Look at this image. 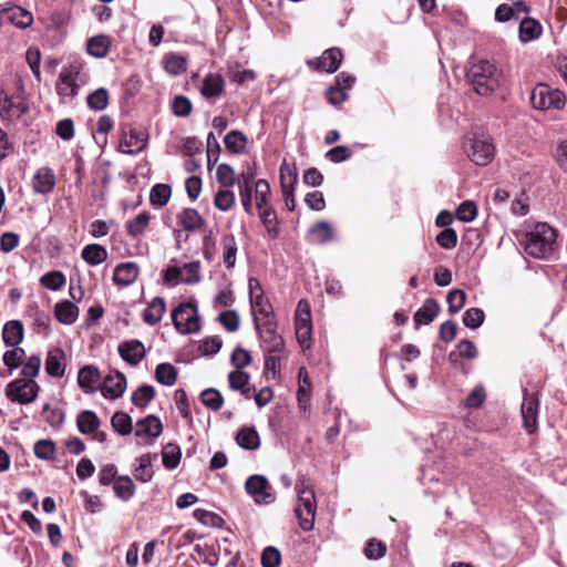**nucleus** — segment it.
Instances as JSON below:
<instances>
[{"mask_svg":"<svg viewBox=\"0 0 567 567\" xmlns=\"http://www.w3.org/2000/svg\"><path fill=\"white\" fill-rule=\"evenodd\" d=\"M501 78V71L488 60H480L473 63L466 73L467 82L474 92L483 96H487L497 90Z\"/></svg>","mask_w":567,"mask_h":567,"instance_id":"nucleus-1","label":"nucleus"},{"mask_svg":"<svg viewBox=\"0 0 567 567\" xmlns=\"http://www.w3.org/2000/svg\"><path fill=\"white\" fill-rule=\"evenodd\" d=\"M557 247V231L546 223H538L526 234L525 251L534 258H549Z\"/></svg>","mask_w":567,"mask_h":567,"instance_id":"nucleus-2","label":"nucleus"},{"mask_svg":"<svg viewBox=\"0 0 567 567\" xmlns=\"http://www.w3.org/2000/svg\"><path fill=\"white\" fill-rule=\"evenodd\" d=\"M297 491L298 505L295 508V514L299 520L300 528L305 532H309L313 528L317 512L315 492L303 484L297 485Z\"/></svg>","mask_w":567,"mask_h":567,"instance_id":"nucleus-3","label":"nucleus"},{"mask_svg":"<svg viewBox=\"0 0 567 567\" xmlns=\"http://www.w3.org/2000/svg\"><path fill=\"white\" fill-rule=\"evenodd\" d=\"M530 103L539 111L561 110L566 103L565 94L545 83H538L530 92Z\"/></svg>","mask_w":567,"mask_h":567,"instance_id":"nucleus-4","label":"nucleus"},{"mask_svg":"<svg viewBox=\"0 0 567 567\" xmlns=\"http://www.w3.org/2000/svg\"><path fill=\"white\" fill-rule=\"evenodd\" d=\"M175 329L183 333H195L199 330V316L197 306L192 302L181 303L172 311Z\"/></svg>","mask_w":567,"mask_h":567,"instance_id":"nucleus-5","label":"nucleus"},{"mask_svg":"<svg viewBox=\"0 0 567 567\" xmlns=\"http://www.w3.org/2000/svg\"><path fill=\"white\" fill-rule=\"evenodd\" d=\"M40 391V385L34 380L16 379L6 388V396L11 402L20 404L32 403Z\"/></svg>","mask_w":567,"mask_h":567,"instance_id":"nucleus-6","label":"nucleus"},{"mask_svg":"<svg viewBox=\"0 0 567 567\" xmlns=\"http://www.w3.org/2000/svg\"><path fill=\"white\" fill-rule=\"evenodd\" d=\"M246 492L254 498L257 504H271L275 501V494L264 475H251L245 483Z\"/></svg>","mask_w":567,"mask_h":567,"instance_id":"nucleus-7","label":"nucleus"},{"mask_svg":"<svg viewBox=\"0 0 567 567\" xmlns=\"http://www.w3.org/2000/svg\"><path fill=\"white\" fill-rule=\"evenodd\" d=\"M79 74L80 69L76 65H69L60 72L56 92L62 100H72L78 95L80 86L76 83V78Z\"/></svg>","mask_w":567,"mask_h":567,"instance_id":"nucleus-8","label":"nucleus"},{"mask_svg":"<svg viewBox=\"0 0 567 567\" xmlns=\"http://www.w3.org/2000/svg\"><path fill=\"white\" fill-rule=\"evenodd\" d=\"M298 182V173L296 167L290 166L286 161L280 166V187L285 198V204L288 210L292 212L296 208L295 200V186Z\"/></svg>","mask_w":567,"mask_h":567,"instance_id":"nucleus-9","label":"nucleus"},{"mask_svg":"<svg viewBox=\"0 0 567 567\" xmlns=\"http://www.w3.org/2000/svg\"><path fill=\"white\" fill-rule=\"evenodd\" d=\"M147 137L146 132L135 127H128L127 131L123 130L120 141V150L125 154L136 155L146 147Z\"/></svg>","mask_w":567,"mask_h":567,"instance_id":"nucleus-10","label":"nucleus"},{"mask_svg":"<svg viewBox=\"0 0 567 567\" xmlns=\"http://www.w3.org/2000/svg\"><path fill=\"white\" fill-rule=\"evenodd\" d=\"M538 405L537 395L525 392L520 412L523 426L528 434H533L537 430Z\"/></svg>","mask_w":567,"mask_h":567,"instance_id":"nucleus-11","label":"nucleus"},{"mask_svg":"<svg viewBox=\"0 0 567 567\" xmlns=\"http://www.w3.org/2000/svg\"><path fill=\"white\" fill-rule=\"evenodd\" d=\"M468 157L480 166H486L495 155V147L489 140H474L467 150Z\"/></svg>","mask_w":567,"mask_h":567,"instance_id":"nucleus-12","label":"nucleus"},{"mask_svg":"<svg viewBox=\"0 0 567 567\" xmlns=\"http://www.w3.org/2000/svg\"><path fill=\"white\" fill-rule=\"evenodd\" d=\"M276 330L277 320L261 322L260 329L257 330L259 338L267 346V352H281L285 348V341Z\"/></svg>","mask_w":567,"mask_h":567,"instance_id":"nucleus-13","label":"nucleus"},{"mask_svg":"<svg viewBox=\"0 0 567 567\" xmlns=\"http://www.w3.org/2000/svg\"><path fill=\"white\" fill-rule=\"evenodd\" d=\"M103 396L107 399H117L123 395L126 390V378L118 371H111L103 380L100 386Z\"/></svg>","mask_w":567,"mask_h":567,"instance_id":"nucleus-14","label":"nucleus"},{"mask_svg":"<svg viewBox=\"0 0 567 567\" xmlns=\"http://www.w3.org/2000/svg\"><path fill=\"white\" fill-rule=\"evenodd\" d=\"M250 299L251 309L254 311V322L256 330L260 329L261 322L276 320V315L271 303L264 298V295L252 296Z\"/></svg>","mask_w":567,"mask_h":567,"instance_id":"nucleus-15","label":"nucleus"},{"mask_svg":"<svg viewBox=\"0 0 567 567\" xmlns=\"http://www.w3.org/2000/svg\"><path fill=\"white\" fill-rule=\"evenodd\" d=\"M0 18L20 29H25L33 22V16L30 11L13 4L1 9Z\"/></svg>","mask_w":567,"mask_h":567,"instance_id":"nucleus-16","label":"nucleus"},{"mask_svg":"<svg viewBox=\"0 0 567 567\" xmlns=\"http://www.w3.org/2000/svg\"><path fill=\"white\" fill-rule=\"evenodd\" d=\"M101 372L93 365H85L80 369L78 384L85 393H94L101 386Z\"/></svg>","mask_w":567,"mask_h":567,"instance_id":"nucleus-17","label":"nucleus"},{"mask_svg":"<svg viewBox=\"0 0 567 567\" xmlns=\"http://www.w3.org/2000/svg\"><path fill=\"white\" fill-rule=\"evenodd\" d=\"M29 112V104L25 100L24 92L21 90L16 96L6 95L0 100V114L21 116Z\"/></svg>","mask_w":567,"mask_h":567,"instance_id":"nucleus-18","label":"nucleus"},{"mask_svg":"<svg viewBox=\"0 0 567 567\" xmlns=\"http://www.w3.org/2000/svg\"><path fill=\"white\" fill-rule=\"evenodd\" d=\"M117 350L121 358L131 365H137L146 354L144 344L138 340L122 342Z\"/></svg>","mask_w":567,"mask_h":567,"instance_id":"nucleus-19","label":"nucleus"},{"mask_svg":"<svg viewBox=\"0 0 567 567\" xmlns=\"http://www.w3.org/2000/svg\"><path fill=\"white\" fill-rule=\"evenodd\" d=\"M140 274L136 262L127 261L117 265L113 272V281L121 287H127L135 282Z\"/></svg>","mask_w":567,"mask_h":567,"instance_id":"nucleus-20","label":"nucleus"},{"mask_svg":"<svg viewBox=\"0 0 567 567\" xmlns=\"http://www.w3.org/2000/svg\"><path fill=\"white\" fill-rule=\"evenodd\" d=\"M343 59V54L340 49L331 48L326 50L321 56H319L316 61V69L326 71L329 73H334ZM308 64L312 66L315 62L309 61Z\"/></svg>","mask_w":567,"mask_h":567,"instance_id":"nucleus-21","label":"nucleus"},{"mask_svg":"<svg viewBox=\"0 0 567 567\" xmlns=\"http://www.w3.org/2000/svg\"><path fill=\"white\" fill-rule=\"evenodd\" d=\"M55 186V175L49 167H41L34 174L32 179V187L35 193L48 194Z\"/></svg>","mask_w":567,"mask_h":567,"instance_id":"nucleus-22","label":"nucleus"},{"mask_svg":"<svg viewBox=\"0 0 567 567\" xmlns=\"http://www.w3.org/2000/svg\"><path fill=\"white\" fill-rule=\"evenodd\" d=\"M65 354L61 349H53L48 352L45 359V371L50 377L61 378L64 374L65 364H64Z\"/></svg>","mask_w":567,"mask_h":567,"instance_id":"nucleus-23","label":"nucleus"},{"mask_svg":"<svg viewBox=\"0 0 567 567\" xmlns=\"http://www.w3.org/2000/svg\"><path fill=\"white\" fill-rule=\"evenodd\" d=\"M225 81L221 75L210 73L205 76L200 93L205 99L220 96L224 93Z\"/></svg>","mask_w":567,"mask_h":567,"instance_id":"nucleus-24","label":"nucleus"},{"mask_svg":"<svg viewBox=\"0 0 567 567\" xmlns=\"http://www.w3.org/2000/svg\"><path fill=\"white\" fill-rule=\"evenodd\" d=\"M79 312L80 310L75 303L69 300L58 302L54 306V317L63 324L74 323L79 317Z\"/></svg>","mask_w":567,"mask_h":567,"instance_id":"nucleus-25","label":"nucleus"},{"mask_svg":"<svg viewBox=\"0 0 567 567\" xmlns=\"http://www.w3.org/2000/svg\"><path fill=\"white\" fill-rule=\"evenodd\" d=\"M163 432V425L161 420L154 415H147L145 419L140 420L136 423L135 435L136 436H152L157 437Z\"/></svg>","mask_w":567,"mask_h":567,"instance_id":"nucleus-26","label":"nucleus"},{"mask_svg":"<svg viewBox=\"0 0 567 567\" xmlns=\"http://www.w3.org/2000/svg\"><path fill=\"white\" fill-rule=\"evenodd\" d=\"M177 220L183 226V228L187 231H197L205 224L204 218L200 216L198 210L195 208H184L177 215Z\"/></svg>","mask_w":567,"mask_h":567,"instance_id":"nucleus-27","label":"nucleus"},{"mask_svg":"<svg viewBox=\"0 0 567 567\" xmlns=\"http://www.w3.org/2000/svg\"><path fill=\"white\" fill-rule=\"evenodd\" d=\"M112 41L109 35L99 34L86 42V52L97 59L105 58L110 51Z\"/></svg>","mask_w":567,"mask_h":567,"instance_id":"nucleus-28","label":"nucleus"},{"mask_svg":"<svg viewBox=\"0 0 567 567\" xmlns=\"http://www.w3.org/2000/svg\"><path fill=\"white\" fill-rule=\"evenodd\" d=\"M2 339L6 346L17 347L23 340V324L19 320L8 321L2 330Z\"/></svg>","mask_w":567,"mask_h":567,"instance_id":"nucleus-29","label":"nucleus"},{"mask_svg":"<svg viewBox=\"0 0 567 567\" xmlns=\"http://www.w3.org/2000/svg\"><path fill=\"white\" fill-rule=\"evenodd\" d=\"M440 311V305L434 299H426L423 306L415 312L414 322L416 326L430 324Z\"/></svg>","mask_w":567,"mask_h":567,"instance_id":"nucleus-30","label":"nucleus"},{"mask_svg":"<svg viewBox=\"0 0 567 567\" xmlns=\"http://www.w3.org/2000/svg\"><path fill=\"white\" fill-rule=\"evenodd\" d=\"M166 310V303L165 300L162 297H155L150 302L147 308L143 312V320L150 324L154 326L158 323Z\"/></svg>","mask_w":567,"mask_h":567,"instance_id":"nucleus-31","label":"nucleus"},{"mask_svg":"<svg viewBox=\"0 0 567 567\" xmlns=\"http://www.w3.org/2000/svg\"><path fill=\"white\" fill-rule=\"evenodd\" d=\"M107 250L99 244H89L81 251L82 259L90 266H97L107 259Z\"/></svg>","mask_w":567,"mask_h":567,"instance_id":"nucleus-32","label":"nucleus"},{"mask_svg":"<svg viewBox=\"0 0 567 567\" xmlns=\"http://www.w3.org/2000/svg\"><path fill=\"white\" fill-rule=\"evenodd\" d=\"M298 391L297 399L298 404L301 409L306 410L310 401V378L305 367H301L298 371Z\"/></svg>","mask_w":567,"mask_h":567,"instance_id":"nucleus-33","label":"nucleus"},{"mask_svg":"<svg viewBox=\"0 0 567 567\" xmlns=\"http://www.w3.org/2000/svg\"><path fill=\"white\" fill-rule=\"evenodd\" d=\"M543 32L542 24L533 18H524L519 23V39L523 42H529L540 37Z\"/></svg>","mask_w":567,"mask_h":567,"instance_id":"nucleus-34","label":"nucleus"},{"mask_svg":"<svg viewBox=\"0 0 567 567\" xmlns=\"http://www.w3.org/2000/svg\"><path fill=\"white\" fill-rule=\"evenodd\" d=\"M76 425L82 434L90 435L99 429L100 420L93 411L84 410L78 415Z\"/></svg>","mask_w":567,"mask_h":567,"instance_id":"nucleus-35","label":"nucleus"},{"mask_svg":"<svg viewBox=\"0 0 567 567\" xmlns=\"http://www.w3.org/2000/svg\"><path fill=\"white\" fill-rule=\"evenodd\" d=\"M223 259L227 268H233L236 264L237 241L233 234H226L221 237Z\"/></svg>","mask_w":567,"mask_h":567,"instance_id":"nucleus-36","label":"nucleus"},{"mask_svg":"<svg viewBox=\"0 0 567 567\" xmlns=\"http://www.w3.org/2000/svg\"><path fill=\"white\" fill-rule=\"evenodd\" d=\"M238 445L245 450H257L260 446V437L254 427H243L236 436Z\"/></svg>","mask_w":567,"mask_h":567,"instance_id":"nucleus-37","label":"nucleus"},{"mask_svg":"<svg viewBox=\"0 0 567 567\" xmlns=\"http://www.w3.org/2000/svg\"><path fill=\"white\" fill-rule=\"evenodd\" d=\"M226 148L234 154H243L246 151L247 136L237 130L230 131L224 138Z\"/></svg>","mask_w":567,"mask_h":567,"instance_id":"nucleus-38","label":"nucleus"},{"mask_svg":"<svg viewBox=\"0 0 567 567\" xmlns=\"http://www.w3.org/2000/svg\"><path fill=\"white\" fill-rule=\"evenodd\" d=\"M258 212L260 220L265 226L268 235L271 238H277L279 236L278 218L272 206H267L266 208L258 209Z\"/></svg>","mask_w":567,"mask_h":567,"instance_id":"nucleus-39","label":"nucleus"},{"mask_svg":"<svg viewBox=\"0 0 567 567\" xmlns=\"http://www.w3.org/2000/svg\"><path fill=\"white\" fill-rule=\"evenodd\" d=\"M115 495L122 501H128L135 493V485L130 476H120L113 484Z\"/></svg>","mask_w":567,"mask_h":567,"instance_id":"nucleus-40","label":"nucleus"},{"mask_svg":"<svg viewBox=\"0 0 567 567\" xmlns=\"http://www.w3.org/2000/svg\"><path fill=\"white\" fill-rule=\"evenodd\" d=\"M155 379L158 383L171 386L176 382L177 370L171 363H159L155 369Z\"/></svg>","mask_w":567,"mask_h":567,"instance_id":"nucleus-41","label":"nucleus"},{"mask_svg":"<svg viewBox=\"0 0 567 567\" xmlns=\"http://www.w3.org/2000/svg\"><path fill=\"white\" fill-rule=\"evenodd\" d=\"M165 71L171 75H179L187 70V62L183 55L168 54L164 60Z\"/></svg>","mask_w":567,"mask_h":567,"instance_id":"nucleus-42","label":"nucleus"},{"mask_svg":"<svg viewBox=\"0 0 567 567\" xmlns=\"http://www.w3.org/2000/svg\"><path fill=\"white\" fill-rule=\"evenodd\" d=\"M181 449L178 445L174 443H168L163 447L162 451V458H163V465L167 470H173L178 466L181 462Z\"/></svg>","mask_w":567,"mask_h":567,"instance_id":"nucleus-43","label":"nucleus"},{"mask_svg":"<svg viewBox=\"0 0 567 567\" xmlns=\"http://www.w3.org/2000/svg\"><path fill=\"white\" fill-rule=\"evenodd\" d=\"M172 195V189L166 184H156L152 187L150 194L151 204L157 207H163L167 204Z\"/></svg>","mask_w":567,"mask_h":567,"instance_id":"nucleus-44","label":"nucleus"},{"mask_svg":"<svg viewBox=\"0 0 567 567\" xmlns=\"http://www.w3.org/2000/svg\"><path fill=\"white\" fill-rule=\"evenodd\" d=\"M150 224V214L144 212L126 223L127 234L134 238L144 233Z\"/></svg>","mask_w":567,"mask_h":567,"instance_id":"nucleus-45","label":"nucleus"},{"mask_svg":"<svg viewBox=\"0 0 567 567\" xmlns=\"http://www.w3.org/2000/svg\"><path fill=\"white\" fill-rule=\"evenodd\" d=\"M12 348V350L6 351L2 357L4 365L10 371L9 374L22 364L25 357V351L22 348H19L18 346Z\"/></svg>","mask_w":567,"mask_h":567,"instance_id":"nucleus-46","label":"nucleus"},{"mask_svg":"<svg viewBox=\"0 0 567 567\" xmlns=\"http://www.w3.org/2000/svg\"><path fill=\"white\" fill-rule=\"evenodd\" d=\"M87 106L94 111H103L109 105V92L104 87H100L89 94L86 99Z\"/></svg>","mask_w":567,"mask_h":567,"instance_id":"nucleus-47","label":"nucleus"},{"mask_svg":"<svg viewBox=\"0 0 567 567\" xmlns=\"http://www.w3.org/2000/svg\"><path fill=\"white\" fill-rule=\"evenodd\" d=\"M200 399L203 404L213 411L220 410L224 404V398L221 393L214 388L204 390L200 394Z\"/></svg>","mask_w":567,"mask_h":567,"instance_id":"nucleus-48","label":"nucleus"},{"mask_svg":"<svg viewBox=\"0 0 567 567\" xmlns=\"http://www.w3.org/2000/svg\"><path fill=\"white\" fill-rule=\"evenodd\" d=\"M255 189H256V206L257 209L266 208L267 206H271L269 204L270 198V185L266 179H258L255 183Z\"/></svg>","mask_w":567,"mask_h":567,"instance_id":"nucleus-49","label":"nucleus"},{"mask_svg":"<svg viewBox=\"0 0 567 567\" xmlns=\"http://www.w3.org/2000/svg\"><path fill=\"white\" fill-rule=\"evenodd\" d=\"M155 396V390L152 385L144 384L141 385L136 391L132 394V402L140 408H145L150 404V402Z\"/></svg>","mask_w":567,"mask_h":567,"instance_id":"nucleus-50","label":"nucleus"},{"mask_svg":"<svg viewBox=\"0 0 567 567\" xmlns=\"http://www.w3.org/2000/svg\"><path fill=\"white\" fill-rule=\"evenodd\" d=\"M33 451L35 456L40 460H53L55 454V443L52 440H39L35 442Z\"/></svg>","mask_w":567,"mask_h":567,"instance_id":"nucleus-51","label":"nucleus"},{"mask_svg":"<svg viewBox=\"0 0 567 567\" xmlns=\"http://www.w3.org/2000/svg\"><path fill=\"white\" fill-rule=\"evenodd\" d=\"M65 276L61 271H49L44 274L40 282L47 289L56 291L65 285Z\"/></svg>","mask_w":567,"mask_h":567,"instance_id":"nucleus-52","label":"nucleus"},{"mask_svg":"<svg viewBox=\"0 0 567 567\" xmlns=\"http://www.w3.org/2000/svg\"><path fill=\"white\" fill-rule=\"evenodd\" d=\"M138 466L135 468V477L143 482L147 483L153 477L151 456L148 454H144L137 458Z\"/></svg>","mask_w":567,"mask_h":567,"instance_id":"nucleus-53","label":"nucleus"},{"mask_svg":"<svg viewBox=\"0 0 567 567\" xmlns=\"http://www.w3.org/2000/svg\"><path fill=\"white\" fill-rule=\"evenodd\" d=\"M112 427L121 435L130 434L132 431V419L128 414L116 412L111 420Z\"/></svg>","mask_w":567,"mask_h":567,"instance_id":"nucleus-54","label":"nucleus"},{"mask_svg":"<svg viewBox=\"0 0 567 567\" xmlns=\"http://www.w3.org/2000/svg\"><path fill=\"white\" fill-rule=\"evenodd\" d=\"M216 178L218 183L225 188L231 187L236 183L235 171L230 165L226 163H223L217 167Z\"/></svg>","mask_w":567,"mask_h":567,"instance_id":"nucleus-55","label":"nucleus"},{"mask_svg":"<svg viewBox=\"0 0 567 567\" xmlns=\"http://www.w3.org/2000/svg\"><path fill=\"white\" fill-rule=\"evenodd\" d=\"M446 301L449 311L452 315L457 313L465 306L466 293L461 289H453L447 293Z\"/></svg>","mask_w":567,"mask_h":567,"instance_id":"nucleus-56","label":"nucleus"},{"mask_svg":"<svg viewBox=\"0 0 567 567\" xmlns=\"http://www.w3.org/2000/svg\"><path fill=\"white\" fill-rule=\"evenodd\" d=\"M484 311L480 308H470L464 312L463 323L471 329H477L484 322Z\"/></svg>","mask_w":567,"mask_h":567,"instance_id":"nucleus-57","label":"nucleus"},{"mask_svg":"<svg viewBox=\"0 0 567 567\" xmlns=\"http://www.w3.org/2000/svg\"><path fill=\"white\" fill-rule=\"evenodd\" d=\"M214 204L219 210L227 212L235 204V194L227 188L220 189L215 195Z\"/></svg>","mask_w":567,"mask_h":567,"instance_id":"nucleus-58","label":"nucleus"},{"mask_svg":"<svg viewBox=\"0 0 567 567\" xmlns=\"http://www.w3.org/2000/svg\"><path fill=\"white\" fill-rule=\"evenodd\" d=\"M41 358L39 355H31L24 363L21 370L23 379L33 380L40 371Z\"/></svg>","mask_w":567,"mask_h":567,"instance_id":"nucleus-59","label":"nucleus"},{"mask_svg":"<svg viewBox=\"0 0 567 567\" xmlns=\"http://www.w3.org/2000/svg\"><path fill=\"white\" fill-rule=\"evenodd\" d=\"M281 561L280 551L272 546L266 547L261 553V566L262 567H279Z\"/></svg>","mask_w":567,"mask_h":567,"instance_id":"nucleus-60","label":"nucleus"},{"mask_svg":"<svg viewBox=\"0 0 567 567\" xmlns=\"http://www.w3.org/2000/svg\"><path fill=\"white\" fill-rule=\"evenodd\" d=\"M311 233L318 236L320 244H326L333 238V229L329 223L321 220L312 226Z\"/></svg>","mask_w":567,"mask_h":567,"instance_id":"nucleus-61","label":"nucleus"},{"mask_svg":"<svg viewBox=\"0 0 567 567\" xmlns=\"http://www.w3.org/2000/svg\"><path fill=\"white\" fill-rule=\"evenodd\" d=\"M230 362L236 370H243L251 363V355L247 350L237 347L231 353Z\"/></svg>","mask_w":567,"mask_h":567,"instance_id":"nucleus-62","label":"nucleus"},{"mask_svg":"<svg viewBox=\"0 0 567 567\" xmlns=\"http://www.w3.org/2000/svg\"><path fill=\"white\" fill-rule=\"evenodd\" d=\"M477 216V207L473 202H463L457 210H456V217L464 223H470L475 219Z\"/></svg>","mask_w":567,"mask_h":567,"instance_id":"nucleus-63","label":"nucleus"},{"mask_svg":"<svg viewBox=\"0 0 567 567\" xmlns=\"http://www.w3.org/2000/svg\"><path fill=\"white\" fill-rule=\"evenodd\" d=\"M436 243L444 249H453L457 245V234L453 228H445L436 236Z\"/></svg>","mask_w":567,"mask_h":567,"instance_id":"nucleus-64","label":"nucleus"}]
</instances>
